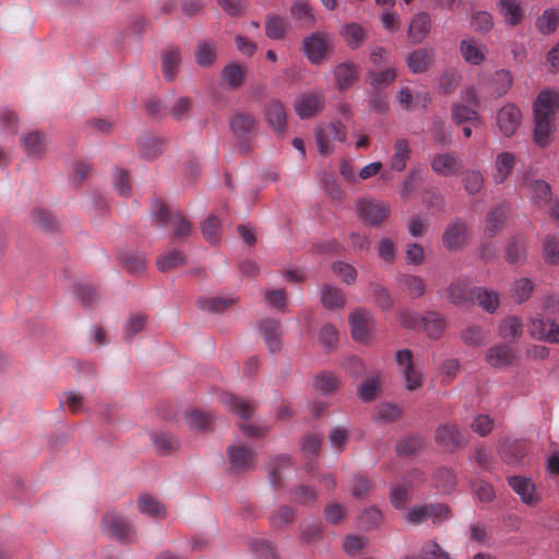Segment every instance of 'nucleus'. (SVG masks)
Here are the masks:
<instances>
[{
  "mask_svg": "<svg viewBox=\"0 0 559 559\" xmlns=\"http://www.w3.org/2000/svg\"><path fill=\"white\" fill-rule=\"evenodd\" d=\"M559 108V92L542 91L534 103L533 139L539 147H546L552 141L555 132V111Z\"/></svg>",
  "mask_w": 559,
  "mask_h": 559,
  "instance_id": "1",
  "label": "nucleus"
},
{
  "mask_svg": "<svg viewBox=\"0 0 559 559\" xmlns=\"http://www.w3.org/2000/svg\"><path fill=\"white\" fill-rule=\"evenodd\" d=\"M229 130L238 141V150L246 154L250 151L251 139L258 129V119L250 112L237 110L228 119Z\"/></svg>",
  "mask_w": 559,
  "mask_h": 559,
  "instance_id": "2",
  "label": "nucleus"
},
{
  "mask_svg": "<svg viewBox=\"0 0 559 559\" xmlns=\"http://www.w3.org/2000/svg\"><path fill=\"white\" fill-rule=\"evenodd\" d=\"M151 216L159 227L173 228L176 237H186L190 234V223L180 213L170 211L157 199L152 201Z\"/></svg>",
  "mask_w": 559,
  "mask_h": 559,
  "instance_id": "3",
  "label": "nucleus"
},
{
  "mask_svg": "<svg viewBox=\"0 0 559 559\" xmlns=\"http://www.w3.org/2000/svg\"><path fill=\"white\" fill-rule=\"evenodd\" d=\"M498 452L501 460L513 467H521L530 462V450L523 440L502 437L498 442Z\"/></svg>",
  "mask_w": 559,
  "mask_h": 559,
  "instance_id": "4",
  "label": "nucleus"
},
{
  "mask_svg": "<svg viewBox=\"0 0 559 559\" xmlns=\"http://www.w3.org/2000/svg\"><path fill=\"white\" fill-rule=\"evenodd\" d=\"M314 136L319 153L328 156L334 152L333 141L345 142L346 127L340 120H335L324 128H317Z\"/></svg>",
  "mask_w": 559,
  "mask_h": 559,
  "instance_id": "5",
  "label": "nucleus"
},
{
  "mask_svg": "<svg viewBox=\"0 0 559 559\" xmlns=\"http://www.w3.org/2000/svg\"><path fill=\"white\" fill-rule=\"evenodd\" d=\"M436 443L447 452H455L467 445L466 436L454 423L440 424L435 432Z\"/></svg>",
  "mask_w": 559,
  "mask_h": 559,
  "instance_id": "6",
  "label": "nucleus"
},
{
  "mask_svg": "<svg viewBox=\"0 0 559 559\" xmlns=\"http://www.w3.org/2000/svg\"><path fill=\"white\" fill-rule=\"evenodd\" d=\"M528 333L535 340L559 344V323L551 318H532L528 324Z\"/></svg>",
  "mask_w": 559,
  "mask_h": 559,
  "instance_id": "7",
  "label": "nucleus"
},
{
  "mask_svg": "<svg viewBox=\"0 0 559 559\" xmlns=\"http://www.w3.org/2000/svg\"><path fill=\"white\" fill-rule=\"evenodd\" d=\"M230 468L235 473L249 471L254 466L255 452L242 442H236L227 448Z\"/></svg>",
  "mask_w": 559,
  "mask_h": 559,
  "instance_id": "8",
  "label": "nucleus"
},
{
  "mask_svg": "<svg viewBox=\"0 0 559 559\" xmlns=\"http://www.w3.org/2000/svg\"><path fill=\"white\" fill-rule=\"evenodd\" d=\"M0 167H5L11 162V147L9 136L16 131V117L8 109L0 110Z\"/></svg>",
  "mask_w": 559,
  "mask_h": 559,
  "instance_id": "9",
  "label": "nucleus"
},
{
  "mask_svg": "<svg viewBox=\"0 0 559 559\" xmlns=\"http://www.w3.org/2000/svg\"><path fill=\"white\" fill-rule=\"evenodd\" d=\"M468 242V229L465 222L455 218L449 223L442 234V243L449 251H456L465 247Z\"/></svg>",
  "mask_w": 559,
  "mask_h": 559,
  "instance_id": "10",
  "label": "nucleus"
},
{
  "mask_svg": "<svg viewBox=\"0 0 559 559\" xmlns=\"http://www.w3.org/2000/svg\"><path fill=\"white\" fill-rule=\"evenodd\" d=\"M521 121V111L514 104H506L497 112L496 124L506 138H511L515 133Z\"/></svg>",
  "mask_w": 559,
  "mask_h": 559,
  "instance_id": "11",
  "label": "nucleus"
},
{
  "mask_svg": "<svg viewBox=\"0 0 559 559\" xmlns=\"http://www.w3.org/2000/svg\"><path fill=\"white\" fill-rule=\"evenodd\" d=\"M103 525L108 533L122 543H130L134 539L131 523L118 513H107L103 519Z\"/></svg>",
  "mask_w": 559,
  "mask_h": 559,
  "instance_id": "12",
  "label": "nucleus"
},
{
  "mask_svg": "<svg viewBox=\"0 0 559 559\" xmlns=\"http://www.w3.org/2000/svg\"><path fill=\"white\" fill-rule=\"evenodd\" d=\"M508 484L524 504L533 507L540 501V496L537 493L535 484L531 477L520 475L509 476Z\"/></svg>",
  "mask_w": 559,
  "mask_h": 559,
  "instance_id": "13",
  "label": "nucleus"
},
{
  "mask_svg": "<svg viewBox=\"0 0 559 559\" xmlns=\"http://www.w3.org/2000/svg\"><path fill=\"white\" fill-rule=\"evenodd\" d=\"M396 362L406 382L408 391L416 390L423 385V374L414 369L413 355L408 349H401L396 353Z\"/></svg>",
  "mask_w": 559,
  "mask_h": 559,
  "instance_id": "14",
  "label": "nucleus"
},
{
  "mask_svg": "<svg viewBox=\"0 0 559 559\" xmlns=\"http://www.w3.org/2000/svg\"><path fill=\"white\" fill-rule=\"evenodd\" d=\"M474 287L468 278L454 280L447 289V297L451 304L467 307L474 302Z\"/></svg>",
  "mask_w": 559,
  "mask_h": 559,
  "instance_id": "15",
  "label": "nucleus"
},
{
  "mask_svg": "<svg viewBox=\"0 0 559 559\" xmlns=\"http://www.w3.org/2000/svg\"><path fill=\"white\" fill-rule=\"evenodd\" d=\"M357 212L365 223L378 225L389 215L390 206L380 201L360 200L357 204Z\"/></svg>",
  "mask_w": 559,
  "mask_h": 559,
  "instance_id": "16",
  "label": "nucleus"
},
{
  "mask_svg": "<svg viewBox=\"0 0 559 559\" xmlns=\"http://www.w3.org/2000/svg\"><path fill=\"white\" fill-rule=\"evenodd\" d=\"M421 472L414 469L402 481L392 484L390 491V501L395 509H404L405 503L409 497L412 483L421 480Z\"/></svg>",
  "mask_w": 559,
  "mask_h": 559,
  "instance_id": "17",
  "label": "nucleus"
},
{
  "mask_svg": "<svg viewBox=\"0 0 559 559\" xmlns=\"http://www.w3.org/2000/svg\"><path fill=\"white\" fill-rule=\"evenodd\" d=\"M430 166L438 176L450 177L461 168L462 159L455 152L438 153L431 158Z\"/></svg>",
  "mask_w": 559,
  "mask_h": 559,
  "instance_id": "18",
  "label": "nucleus"
},
{
  "mask_svg": "<svg viewBox=\"0 0 559 559\" xmlns=\"http://www.w3.org/2000/svg\"><path fill=\"white\" fill-rule=\"evenodd\" d=\"M436 60L435 48H419L412 51L406 58L405 63L413 74L425 73Z\"/></svg>",
  "mask_w": 559,
  "mask_h": 559,
  "instance_id": "19",
  "label": "nucleus"
},
{
  "mask_svg": "<svg viewBox=\"0 0 559 559\" xmlns=\"http://www.w3.org/2000/svg\"><path fill=\"white\" fill-rule=\"evenodd\" d=\"M48 136L39 131H29L21 136V144L29 158L39 159L47 150Z\"/></svg>",
  "mask_w": 559,
  "mask_h": 559,
  "instance_id": "20",
  "label": "nucleus"
},
{
  "mask_svg": "<svg viewBox=\"0 0 559 559\" xmlns=\"http://www.w3.org/2000/svg\"><path fill=\"white\" fill-rule=\"evenodd\" d=\"M259 330L271 353H276L282 348V331L278 320L270 318L263 319L259 324Z\"/></svg>",
  "mask_w": 559,
  "mask_h": 559,
  "instance_id": "21",
  "label": "nucleus"
},
{
  "mask_svg": "<svg viewBox=\"0 0 559 559\" xmlns=\"http://www.w3.org/2000/svg\"><path fill=\"white\" fill-rule=\"evenodd\" d=\"M324 106V95L322 93H308L297 97L295 109L301 119L310 118Z\"/></svg>",
  "mask_w": 559,
  "mask_h": 559,
  "instance_id": "22",
  "label": "nucleus"
},
{
  "mask_svg": "<svg viewBox=\"0 0 559 559\" xmlns=\"http://www.w3.org/2000/svg\"><path fill=\"white\" fill-rule=\"evenodd\" d=\"M269 481L273 489H281L286 472L292 471V461L288 454L275 455L269 463Z\"/></svg>",
  "mask_w": 559,
  "mask_h": 559,
  "instance_id": "23",
  "label": "nucleus"
},
{
  "mask_svg": "<svg viewBox=\"0 0 559 559\" xmlns=\"http://www.w3.org/2000/svg\"><path fill=\"white\" fill-rule=\"evenodd\" d=\"M521 186L525 187L531 199L537 204H546L551 201L550 186L542 179L531 178L530 174H525L522 178Z\"/></svg>",
  "mask_w": 559,
  "mask_h": 559,
  "instance_id": "24",
  "label": "nucleus"
},
{
  "mask_svg": "<svg viewBox=\"0 0 559 559\" xmlns=\"http://www.w3.org/2000/svg\"><path fill=\"white\" fill-rule=\"evenodd\" d=\"M264 118L276 132L283 133L287 127V114L278 99L270 100L264 107Z\"/></svg>",
  "mask_w": 559,
  "mask_h": 559,
  "instance_id": "25",
  "label": "nucleus"
},
{
  "mask_svg": "<svg viewBox=\"0 0 559 559\" xmlns=\"http://www.w3.org/2000/svg\"><path fill=\"white\" fill-rule=\"evenodd\" d=\"M328 36L316 33L304 39V50L312 63H320L325 57Z\"/></svg>",
  "mask_w": 559,
  "mask_h": 559,
  "instance_id": "26",
  "label": "nucleus"
},
{
  "mask_svg": "<svg viewBox=\"0 0 559 559\" xmlns=\"http://www.w3.org/2000/svg\"><path fill=\"white\" fill-rule=\"evenodd\" d=\"M515 350L508 345L491 346L485 356V360L493 368H506L515 360Z\"/></svg>",
  "mask_w": 559,
  "mask_h": 559,
  "instance_id": "27",
  "label": "nucleus"
},
{
  "mask_svg": "<svg viewBox=\"0 0 559 559\" xmlns=\"http://www.w3.org/2000/svg\"><path fill=\"white\" fill-rule=\"evenodd\" d=\"M509 209L506 204L499 203L490 207L486 215L484 233L491 238L497 235L504 225L508 217Z\"/></svg>",
  "mask_w": 559,
  "mask_h": 559,
  "instance_id": "28",
  "label": "nucleus"
},
{
  "mask_svg": "<svg viewBox=\"0 0 559 559\" xmlns=\"http://www.w3.org/2000/svg\"><path fill=\"white\" fill-rule=\"evenodd\" d=\"M430 29V15L426 12H420L412 17L407 31V36L413 44H419L428 36Z\"/></svg>",
  "mask_w": 559,
  "mask_h": 559,
  "instance_id": "29",
  "label": "nucleus"
},
{
  "mask_svg": "<svg viewBox=\"0 0 559 559\" xmlns=\"http://www.w3.org/2000/svg\"><path fill=\"white\" fill-rule=\"evenodd\" d=\"M335 86L338 91H345L358 81V68L353 62L338 63L333 71Z\"/></svg>",
  "mask_w": 559,
  "mask_h": 559,
  "instance_id": "30",
  "label": "nucleus"
},
{
  "mask_svg": "<svg viewBox=\"0 0 559 559\" xmlns=\"http://www.w3.org/2000/svg\"><path fill=\"white\" fill-rule=\"evenodd\" d=\"M486 46L474 38H465L460 43V52L466 63L479 66L485 60Z\"/></svg>",
  "mask_w": 559,
  "mask_h": 559,
  "instance_id": "31",
  "label": "nucleus"
},
{
  "mask_svg": "<svg viewBox=\"0 0 559 559\" xmlns=\"http://www.w3.org/2000/svg\"><path fill=\"white\" fill-rule=\"evenodd\" d=\"M218 56L217 45L213 39L199 40L194 49L195 63L201 68L214 66Z\"/></svg>",
  "mask_w": 559,
  "mask_h": 559,
  "instance_id": "32",
  "label": "nucleus"
},
{
  "mask_svg": "<svg viewBox=\"0 0 559 559\" xmlns=\"http://www.w3.org/2000/svg\"><path fill=\"white\" fill-rule=\"evenodd\" d=\"M181 61L182 53L178 47H170L162 52V73L166 81L176 79Z\"/></svg>",
  "mask_w": 559,
  "mask_h": 559,
  "instance_id": "33",
  "label": "nucleus"
},
{
  "mask_svg": "<svg viewBox=\"0 0 559 559\" xmlns=\"http://www.w3.org/2000/svg\"><path fill=\"white\" fill-rule=\"evenodd\" d=\"M396 76V69L388 67L380 71H368L367 82L372 91L385 92V90L395 81Z\"/></svg>",
  "mask_w": 559,
  "mask_h": 559,
  "instance_id": "34",
  "label": "nucleus"
},
{
  "mask_svg": "<svg viewBox=\"0 0 559 559\" xmlns=\"http://www.w3.org/2000/svg\"><path fill=\"white\" fill-rule=\"evenodd\" d=\"M515 166V155L511 152L499 153L495 160L492 180L496 185L503 183Z\"/></svg>",
  "mask_w": 559,
  "mask_h": 559,
  "instance_id": "35",
  "label": "nucleus"
},
{
  "mask_svg": "<svg viewBox=\"0 0 559 559\" xmlns=\"http://www.w3.org/2000/svg\"><path fill=\"white\" fill-rule=\"evenodd\" d=\"M289 12L292 17L305 27H311L317 22L313 8L307 0H293Z\"/></svg>",
  "mask_w": 559,
  "mask_h": 559,
  "instance_id": "36",
  "label": "nucleus"
},
{
  "mask_svg": "<svg viewBox=\"0 0 559 559\" xmlns=\"http://www.w3.org/2000/svg\"><path fill=\"white\" fill-rule=\"evenodd\" d=\"M264 26L265 35L274 40L283 39L288 32V21L274 13L266 14Z\"/></svg>",
  "mask_w": 559,
  "mask_h": 559,
  "instance_id": "37",
  "label": "nucleus"
},
{
  "mask_svg": "<svg viewBox=\"0 0 559 559\" xmlns=\"http://www.w3.org/2000/svg\"><path fill=\"white\" fill-rule=\"evenodd\" d=\"M513 83V76L509 70L500 69L495 71L488 79V85L491 93L500 97L504 95Z\"/></svg>",
  "mask_w": 559,
  "mask_h": 559,
  "instance_id": "38",
  "label": "nucleus"
},
{
  "mask_svg": "<svg viewBox=\"0 0 559 559\" xmlns=\"http://www.w3.org/2000/svg\"><path fill=\"white\" fill-rule=\"evenodd\" d=\"M138 508L142 514L159 520L166 518V508L156 498L143 493L138 499Z\"/></svg>",
  "mask_w": 559,
  "mask_h": 559,
  "instance_id": "39",
  "label": "nucleus"
},
{
  "mask_svg": "<svg viewBox=\"0 0 559 559\" xmlns=\"http://www.w3.org/2000/svg\"><path fill=\"white\" fill-rule=\"evenodd\" d=\"M151 441L156 452L168 454L179 448V440L176 436L167 431H153Z\"/></svg>",
  "mask_w": 559,
  "mask_h": 559,
  "instance_id": "40",
  "label": "nucleus"
},
{
  "mask_svg": "<svg viewBox=\"0 0 559 559\" xmlns=\"http://www.w3.org/2000/svg\"><path fill=\"white\" fill-rule=\"evenodd\" d=\"M139 153L144 159L156 158L163 150L164 141L152 134H144L139 139Z\"/></svg>",
  "mask_w": 559,
  "mask_h": 559,
  "instance_id": "41",
  "label": "nucleus"
},
{
  "mask_svg": "<svg viewBox=\"0 0 559 559\" xmlns=\"http://www.w3.org/2000/svg\"><path fill=\"white\" fill-rule=\"evenodd\" d=\"M370 323V314L366 311H355L349 316V324L353 337L356 341L367 340Z\"/></svg>",
  "mask_w": 559,
  "mask_h": 559,
  "instance_id": "42",
  "label": "nucleus"
},
{
  "mask_svg": "<svg viewBox=\"0 0 559 559\" xmlns=\"http://www.w3.org/2000/svg\"><path fill=\"white\" fill-rule=\"evenodd\" d=\"M222 402L243 420L251 418L253 414V405L250 402L233 394H222Z\"/></svg>",
  "mask_w": 559,
  "mask_h": 559,
  "instance_id": "43",
  "label": "nucleus"
},
{
  "mask_svg": "<svg viewBox=\"0 0 559 559\" xmlns=\"http://www.w3.org/2000/svg\"><path fill=\"white\" fill-rule=\"evenodd\" d=\"M526 241L523 236H514L506 248V260L509 264H521L526 259Z\"/></svg>",
  "mask_w": 559,
  "mask_h": 559,
  "instance_id": "44",
  "label": "nucleus"
},
{
  "mask_svg": "<svg viewBox=\"0 0 559 559\" xmlns=\"http://www.w3.org/2000/svg\"><path fill=\"white\" fill-rule=\"evenodd\" d=\"M523 334V322L519 317H509L499 324V335L508 342H516Z\"/></svg>",
  "mask_w": 559,
  "mask_h": 559,
  "instance_id": "45",
  "label": "nucleus"
},
{
  "mask_svg": "<svg viewBox=\"0 0 559 559\" xmlns=\"http://www.w3.org/2000/svg\"><path fill=\"white\" fill-rule=\"evenodd\" d=\"M498 7L504 22L508 25L515 26L520 24L523 19V9L515 0H500Z\"/></svg>",
  "mask_w": 559,
  "mask_h": 559,
  "instance_id": "46",
  "label": "nucleus"
},
{
  "mask_svg": "<svg viewBox=\"0 0 559 559\" xmlns=\"http://www.w3.org/2000/svg\"><path fill=\"white\" fill-rule=\"evenodd\" d=\"M290 500L300 506H308L318 500V491L310 485H296L288 489Z\"/></svg>",
  "mask_w": 559,
  "mask_h": 559,
  "instance_id": "47",
  "label": "nucleus"
},
{
  "mask_svg": "<svg viewBox=\"0 0 559 559\" xmlns=\"http://www.w3.org/2000/svg\"><path fill=\"white\" fill-rule=\"evenodd\" d=\"M411 146L406 139H399L394 143V154L391 158V169L403 171L411 157Z\"/></svg>",
  "mask_w": 559,
  "mask_h": 559,
  "instance_id": "48",
  "label": "nucleus"
},
{
  "mask_svg": "<svg viewBox=\"0 0 559 559\" xmlns=\"http://www.w3.org/2000/svg\"><path fill=\"white\" fill-rule=\"evenodd\" d=\"M421 323L427 334L433 338H438L445 329L443 317L433 311L426 312L421 318Z\"/></svg>",
  "mask_w": 559,
  "mask_h": 559,
  "instance_id": "49",
  "label": "nucleus"
},
{
  "mask_svg": "<svg viewBox=\"0 0 559 559\" xmlns=\"http://www.w3.org/2000/svg\"><path fill=\"white\" fill-rule=\"evenodd\" d=\"M559 23V9L548 8L536 20V28L544 35L552 34Z\"/></svg>",
  "mask_w": 559,
  "mask_h": 559,
  "instance_id": "50",
  "label": "nucleus"
},
{
  "mask_svg": "<svg viewBox=\"0 0 559 559\" xmlns=\"http://www.w3.org/2000/svg\"><path fill=\"white\" fill-rule=\"evenodd\" d=\"M433 486L442 493H450L456 486V475L448 467H440L433 476Z\"/></svg>",
  "mask_w": 559,
  "mask_h": 559,
  "instance_id": "51",
  "label": "nucleus"
},
{
  "mask_svg": "<svg viewBox=\"0 0 559 559\" xmlns=\"http://www.w3.org/2000/svg\"><path fill=\"white\" fill-rule=\"evenodd\" d=\"M340 378L334 373L322 372L313 380V386L323 395L334 393L340 388Z\"/></svg>",
  "mask_w": 559,
  "mask_h": 559,
  "instance_id": "52",
  "label": "nucleus"
},
{
  "mask_svg": "<svg viewBox=\"0 0 559 559\" xmlns=\"http://www.w3.org/2000/svg\"><path fill=\"white\" fill-rule=\"evenodd\" d=\"M321 301L325 308L337 309L344 305V296L337 287L324 284L321 288Z\"/></svg>",
  "mask_w": 559,
  "mask_h": 559,
  "instance_id": "53",
  "label": "nucleus"
},
{
  "mask_svg": "<svg viewBox=\"0 0 559 559\" xmlns=\"http://www.w3.org/2000/svg\"><path fill=\"white\" fill-rule=\"evenodd\" d=\"M296 511L293 507L281 506L276 511L272 512L269 520L274 530H282L294 521Z\"/></svg>",
  "mask_w": 559,
  "mask_h": 559,
  "instance_id": "54",
  "label": "nucleus"
},
{
  "mask_svg": "<svg viewBox=\"0 0 559 559\" xmlns=\"http://www.w3.org/2000/svg\"><path fill=\"white\" fill-rule=\"evenodd\" d=\"M543 257L548 265L559 264V236L547 235L543 241Z\"/></svg>",
  "mask_w": 559,
  "mask_h": 559,
  "instance_id": "55",
  "label": "nucleus"
},
{
  "mask_svg": "<svg viewBox=\"0 0 559 559\" xmlns=\"http://www.w3.org/2000/svg\"><path fill=\"white\" fill-rule=\"evenodd\" d=\"M185 261L186 259L182 252L178 249H173L160 254L156 264L160 272H167L183 264Z\"/></svg>",
  "mask_w": 559,
  "mask_h": 559,
  "instance_id": "56",
  "label": "nucleus"
},
{
  "mask_svg": "<svg viewBox=\"0 0 559 559\" xmlns=\"http://www.w3.org/2000/svg\"><path fill=\"white\" fill-rule=\"evenodd\" d=\"M464 189L469 194L479 193L484 186V176L479 170L467 169L462 173Z\"/></svg>",
  "mask_w": 559,
  "mask_h": 559,
  "instance_id": "57",
  "label": "nucleus"
},
{
  "mask_svg": "<svg viewBox=\"0 0 559 559\" xmlns=\"http://www.w3.org/2000/svg\"><path fill=\"white\" fill-rule=\"evenodd\" d=\"M474 300L487 312L492 313L498 305V296L493 292H489L481 287H474Z\"/></svg>",
  "mask_w": 559,
  "mask_h": 559,
  "instance_id": "58",
  "label": "nucleus"
},
{
  "mask_svg": "<svg viewBox=\"0 0 559 559\" xmlns=\"http://www.w3.org/2000/svg\"><path fill=\"white\" fill-rule=\"evenodd\" d=\"M235 302L230 297L199 298L197 305L201 310L221 312Z\"/></svg>",
  "mask_w": 559,
  "mask_h": 559,
  "instance_id": "59",
  "label": "nucleus"
},
{
  "mask_svg": "<svg viewBox=\"0 0 559 559\" xmlns=\"http://www.w3.org/2000/svg\"><path fill=\"white\" fill-rule=\"evenodd\" d=\"M425 444V438L417 435L403 438L396 443V453L399 455H412L418 452Z\"/></svg>",
  "mask_w": 559,
  "mask_h": 559,
  "instance_id": "60",
  "label": "nucleus"
},
{
  "mask_svg": "<svg viewBox=\"0 0 559 559\" xmlns=\"http://www.w3.org/2000/svg\"><path fill=\"white\" fill-rule=\"evenodd\" d=\"M222 76L230 88H237L243 81L245 69L238 63L231 62L224 67Z\"/></svg>",
  "mask_w": 559,
  "mask_h": 559,
  "instance_id": "61",
  "label": "nucleus"
},
{
  "mask_svg": "<svg viewBox=\"0 0 559 559\" xmlns=\"http://www.w3.org/2000/svg\"><path fill=\"white\" fill-rule=\"evenodd\" d=\"M203 237L210 243H217L221 238V221L214 214L210 215L201 226Z\"/></svg>",
  "mask_w": 559,
  "mask_h": 559,
  "instance_id": "62",
  "label": "nucleus"
},
{
  "mask_svg": "<svg viewBox=\"0 0 559 559\" xmlns=\"http://www.w3.org/2000/svg\"><path fill=\"white\" fill-rule=\"evenodd\" d=\"M461 338L468 346H483L487 343L486 333L478 325L467 326L461 332Z\"/></svg>",
  "mask_w": 559,
  "mask_h": 559,
  "instance_id": "63",
  "label": "nucleus"
},
{
  "mask_svg": "<svg viewBox=\"0 0 559 559\" xmlns=\"http://www.w3.org/2000/svg\"><path fill=\"white\" fill-rule=\"evenodd\" d=\"M418 555L421 559H448V551L433 539L425 542Z\"/></svg>",
  "mask_w": 559,
  "mask_h": 559,
  "instance_id": "64",
  "label": "nucleus"
}]
</instances>
